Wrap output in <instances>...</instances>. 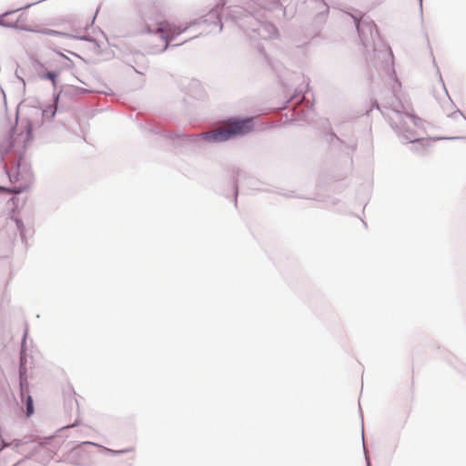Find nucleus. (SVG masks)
Returning <instances> with one entry per match:
<instances>
[{
  "label": "nucleus",
  "mask_w": 466,
  "mask_h": 466,
  "mask_svg": "<svg viewBox=\"0 0 466 466\" xmlns=\"http://www.w3.org/2000/svg\"><path fill=\"white\" fill-rule=\"evenodd\" d=\"M253 117L230 118L224 122L222 127L216 128L209 132H204L199 136L208 141L223 142L236 137L245 136L250 133L253 128Z\"/></svg>",
  "instance_id": "f257e3e1"
},
{
  "label": "nucleus",
  "mask_w": 466,
  "mask_h": 466,
  "mask_svg": "<svg viewBox=\"0 0 466 466\" xmlns=\"http://www.w3.org/2000/svg\"><path fill=\"white\" fill-rule=\"evenodd\" d=\"M15 28H17V29H21V30H25V31H31V25L28 21V14L27 13H25V12H22V13H19L17 11H15Z\"/></svg>",
  "instance_id": "39448f33"
},
{
  "label": "nucleus",
  "mask_w": 466,
  "mask_h": 466,
  "mask_svg": "<svg viewBox=\"0 0 466 466\" xmlns=\"http://www.w3.org/2000/svg\"><path fill=\"white\" fill-rule=\"evenodd\" d=\"M97 10L91 8L89 11H78L77 13L60 19L55 25L61 27L63 31L44 29L40 31L47 35H71L72 33L80 29H86L94 24Z\"/></svg>",
  "instance_id": "f03ea898"
},
{
  "label": "nucleus",
  "mask_w": 466,
  "mask_h": 466,
  "mask_svg": "<svg viewBox=\"0 0 466 466\" xmlns=\"http://www.w3.org/2000/svg\"><path fill=\"white\" fill-rule=\"evenodd\" d=\"M46 77H47L48 79H51V80L54 82V81H55V79H56V73H54V72H48V73L46 74Z\"/></svg>",
  "instance_id": "1a4fd4ad"
},
{
  "label": "nucleus",
  "mask_w": 466,
  "mask_h": 466,
  "mask_svg": "<svg viewBox=\"0 0 466 466\" xmlns=\"http://www.w3.org/2000/svg\"><path fill=\"white\" fill-rule=\"evenodd\" d=\"M27 393H28L27 386L25 387L24 384L21 382V395H22V398H24L25 396L26 416L29 417L34 413V406H33V399Z\"/></svg>",
  "instance_id": "423d86ee"
},
{
  "label": "nucleus",
  "mask_w": 466,
  "mask_h": 466,
  "mask_svg": "<svg viewBox=\"0 0 466 466\" xmlns=\"http://www.w3.org/2000/svg\"><path fill=\"white\" fill-rule=\"evenodd\" d=\"M23 223L16 216L15 210L2 221V233L10 239H15L17 234L23 235Z\"/></svg>",
  "instance_id": "20e7f679"
},
{
  "label": "nucleus",
  "mask_w": 466,
  "mask_h": 466,
  "mask_svg": "<svg viewBox=\"0 0 466 466\" xmlns=\"http://www.w3.org/2000/svg\"><path fill=\"white\" fill-rule=\"evenodd\" d=\"M55 114H56V107L53 106H49L42 111L43 117L46 116L48 119L54 117Z\"/></svg>",
  "instance_id": "6e6552de"
},
{
  "label": "nucleus",
  "mask_w": 466,
  "mask_h": 466,
  "mask_svg": "<svg viewBox=\"0 0 466 466\" xmlns=\"http://www.w3.org/2000/svg\"><path fill=\"white\" fill-rule=\"evenodd\" d=\"M147 32L149 34H159L163 41L165 42L164 49H167L168 44L175 36L180 35L182 30L167 21L159 22L154 28L147 26Z\"/></svg>",
  "instance_id": "7ed1b4c3"
},
{
  "label": "nucleus",
  "mask_w": 466,
  "mask_h": 466,
  "mask_svg": "<svg viewBox=\"0 0 466 466\" xmlns=\"http://www.w3.org/2000/svg\"><path fill=\"white\" fill-rule=\"evenodd\" d=\"M15 11L6 13L0 16V25L4 26L14 27L15 23Z\"/></svg>",
  "instance_id": "0eeeda50"
}]
</instances>
